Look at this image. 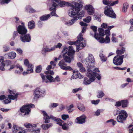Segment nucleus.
I'll return each mask as SVG.
<instances>
[{"instance_id":"obj_1","label":"nucleus","mask_w":133,"mask_h":133,"mask_svg":"<svg viewBox=\"0 0 133 133\" xmlns=\"http://www.w3.org/2000/svg\"><path fill=\"white\" fill-rule=\"evenodd\" d=\"M83 5L81 3H76L74 5H72V9H70L68 12V15L70 17H73V18L69 20L68 22L66 23V24L69 26H70L75 23L78 19V14L81 9Z\"/></svg>"},{"instance_id":"obj_2","label":"nucleus","mask_w":133,"mask_h":133,"mask_svg":"<svg viewBox=\"0 0 133 133\" xmlns=\"http://www.w3.org/2000/svg\"><path fill=\"white\" fill-rule=\"evenodd\" d=\"M42 112L43 114V119L45 120V123H47L49 122H50L49 119H51L53 120L56 122H57L56 123L59 126H61L62 125V123H63L64 122L60 119L57 118L52 115H50L49 116L45 111H42Z\"/></svg>"},{"instance_id":"obj_3","label":"nucleus","mask_w":133,"mask_h":133,"mask_svg":"<svg viewBox=\"0 0 133 133\" xmlns=\"http://www.w3.org/2000/svg\"><path fill=\"white\" fill-rule=\"evenodd\" d=\"M34 107L35 105L33 104H27L24 105L20 108V111L22 113L24 114V115H28L30 112V108Z\"/></svg>"},{"instance_id":"obj_4","label":"nucleus","mask_w":133,"mask_h":133,"mask_svg":"<svg viewBox=\"0 0 133 133\" xmlns=\"http://www.w3.org/2000/svg\"><path fill=\"white\" fill-rule=\"evenodd\" d=\"M104 13L107 16L113 18H116V15L112 8L110 6H107L105 7Z\"/></svg>"},{"instance_id":"obj_5","label":"nucleus","mask_w":133,"mask_h":133,"mask_svg":"<svg viewBox=\"0 0 133 133\" xmlns=\"http://www.w3.org/2000/svg\"><path fill=\"white\" fill-rule=\"evenodd\" d=\"M45 92L44 89L42 90L39 88H36L34 91V99H37L41 97L44 96Z\"/></svg>"},{"instance_id":"obj_6","label":"nucleus","mask_w":133,"mask_h":133,"mask_svg":"<svg viewBox=\"0 0 133 133\" xmlns=\"http://www.w3.org/2000/svg\"><path fill=\"white\" fill-rule=\"evenodd\" d=\"M124 56V55L119 56H115L113 60V63L114 64L117 65H121L123 62Z\"/></svg>"},{"instance_id":"obj_7","label":"nucleus","mask_w":133,"mask_h":133,"mask_svg":"<svg viewBox=\"0 0 133 133\" xmlns=\"http://www.w3.org/2000/svg\"><path fill=\"white\" fill-rule=\"evenodd\" d=\"M20 39L21 41L23 42H29L30 41L31 37L29 34L21 35Z\"/></svg>"},{"instance_id":"obj_8","label":"nucleus","mask_w":133,"mask_h":133,"mask_svg":"<svg viewBox=\"0 0 133 133\" xmlns=\"http://www.w3.org/2000/svg\"><path fill=\"white\" fill-rule=\"evenodd\" d=\"M17 31L18 33L21 35L25 34L27 32V29L24 26L20 25L17 28Z\"/></svg>"},{"instance_id":"obj_9","label":"nucleus","mask_w":133,"mask_h":133,"mask_svg":"<svg viewBox=\"0 0 133 133\" xmlns=\"http://www.w3.org/2000/svg\"><path fill=\"white\" fill-rule=\"evenodd\" d=\"M78 39L76 41H69L68 42V43L70 45H77L78 42H80L83 39V36L82 34L81 33L79 34L77 37Z\"/></svg>"},{"instance_id":"obj_10","label":"nucleus","mask_w":133,"mask_h":133,"mask_svg":"<svg viewBox=\"0 0 133 133\" xmlns=\"http://www.w3.org/2000/svg\"><path fill=\"white\" fill-rule=\"evenodd\" d=\"M75 52V51L73 49L72 46H69L67 55L70 57L73 60L74 59Z\"/></svg>"},{"instance_id":"obj_11","label":"nucleus","mask_w":133,"mask_h":133,"mask_svg":"<svg viewBox=\"0 0 133 133\" xmlns=\"http://www.w3.org/2000/svg\"><path fill=\"white\" fill-rule=\"evenodd\" d=\"M76 3V2H74L71 4L70 3H69L68 2H65L64 1H61L59 2V6L60 7H63L65 6H71V8L72 5H74V3ZM72 9V8H71Z\"/></svg>"},{"instance_id":"obj_12","label":"nucleus","mask_w":133,"mask_h":133,"mask_svg":"<svg viewBox=\"0 0 133 133\" xmlns=\"http://www.w3.org/2000/svg\"><path fill=\"white\" fill-rule=\"evenodd\" d=\"M85 8L87 10L89 15H91L94 14V8L92 5H87L85 7Z\"/></svg>"},{"instance_id":"obj_13","label":"nucleus","mask_w":133,"mask_h":133,"mask_svg":"<svg viewBox=\"0 0 133 133\" xmlns=\"http://www.w3.org/2000/svg\"><path fill=\"white\" fill-rule=\"evenodd\" d=\"M86 118V116L84 115H83L80 117H77L76 119L77 121V123L79 124H83L85 123Z\"/></svg>"},{"instance_id":"obj_14","label":"nucleus","mask_w":133,"mask_h":133,"mask_svg":"<svg viewBox=\"0 0 133 133\" xmlns=\"http://www.w3.org/2000/svg\"><path fill=\"white\" fill-rule=\"evenodd\" d=\"M87 76L88 77L90 78H92L93 79L95 80V72H94L90 69H87Z\"/></svg>"},{"instance_id":"obj_15","label":"nucleus","mask_w":133,"mask_h":133,"mask_svg":"<svg viewBox=\"0 0 133 133\" xmlns=\"http://www.w3.org/2000/svg\"><path fill=\"white\" fill-rule=\"evenodd\" d=\"M58 6L52 5L51 6L49 9L50 11H52L51 12L50 14L51 15L53 16H58L56 14V8Z\"/></svg>"},{"instance_id":"obj_16","label":"nucleus","mask_w":133,"mask_h":133,"mask_svg":"<svg viewBox=\"0 0 133 133\" xmlns=\"http://www.w3.org/2000/svg\"><path fill=\"white\" fill-rule=\"evenodd\" d=\"M83 41H81L80 42H78V44L77 45V50L78 51L79 50L82 49L86 45V43H83L82 42Z\"/></svg>"},{"instance_id":"obj_17","label":"nucleus","mask_w":133,"mask_h":133,"mask_svg":"<svg viewBox=\"0 0 133 133\" xmlns=\"http://www.w3.org/2000/svg\"><path fill=\"white\" fill-rule=\"evenodd\" d=\"M95 80L94 79L92 78H88L85 77L84 78V81L83 84L86 85L90 84L92 82L94 81Z\"/></svg>"},{"instance_id":"obj_18","label":"nucleus","mask_w":133,"mask_h":133,"mask_svg":"<svg viewBox=\"0 0 133 133\" xmlns=\"http://www.w3.org/2000/svg\"><path fill=\"white\" fill-rule=\"evenodd\" d=\"M62 44L60 43H58L57 45H55L53 47L51 48L50 49L49 48H47L45 49L46 51H50L54 50L56 48H60L62 46Z\"/></svg>"},{"instance_id":"obj_19","label":"nucleus","mask_w":133,"mask_h":133,"mask_svg":"<svg viewBox=\"0 0 133 133\" xmlns=\"http://www.w3.org/2000/svg\"><path fill=\"white\" fill-rule=\"evenodd\" d=\"M35 27V24L34 21L31 20L28 22V27L29 29H34Z\"/></svg>"},{"instance_id":"obj_20","label":"nucleus","mask_w":133,"mask_h":133,"mask_svg":"<svg viewBox=\"0 0 133 133\" xmlns=\"http://www.w3.org/2000/svg\"><path fill=\"white\" fill-rule=\"evenodd\" d=\"M117 120L118 122L123 123L125 120V116L122 115H119L117 117Z\"/></svg>"},{"instance_id":"obj_21","label":"nucleus","mask_w":133,"mask_h":133,"mask_svg":"<svg viewBox=\"0 0 133 133\" xmlns=\"http://www.w3.org/2000/svg\"><path fill=\"white\" fill-rule=\"evenodd\" d=\"M124 51L125 48L123 47H122L120 50H117L116 51V54L117 55V56H122V55L124 53Z\"/></svg>"},{"instance_id":"obj_22","label":"nucleus","mask_w":133,"mask_h":133,"mask_svg":"<svg viewBox=\"0 0 133 133\" xmlns=\"http://www.w3.org/2000/svg\"><path fill=\"white\" fill-rule=\"evenodd\" d=\"M53 125V124L52 123H50L46 124H43L41 125V127L44 130H46L48 129L49 128L52 127Z\"/></svg>"},{"instance_id":"obj_23","label":"nucleus","mask_w":133,"mask_h":133,"mask_svg":"<svg viewBox=\"0 0 133 133\" xmlns=\"http://www.w3.org/2000/svg\"><path fill=\"white\" fill-rule=\"evenodd\" d=\"M8 58L9 59H14L16 56V53L14 52H11L7 54Z\"/></svg>"},{"instance_id":"obj_24","label":"nucleus","mask_w":133,"mask_h":133,"mask_svg":"<svg viewBox=\"0 0 133 133\" xmlns=\"http://www.w3.org/2000/svg\"><path fill=\"white\" fill-rule=\"evenodd\" d=\"M122 105L123 107H125V100H123L121 101L120 102L118 101L116 102L115 106L118 107Z\"/></svg>"},{"instance_id":"obj_25","label":"nucleus","mask_w":133,"mask_h":133,"mask_svg":"<svg viewBox=\"0 0 133 133\" xmlns=\"http://www.w3.org/2000/svg\"><path fill=\"white\" fill-rule=\"evenodd\" d=\"M77 106L78 109L81 111H84L85 110V108L84 106L81 103H78L77 105Z\"/></svg>"},{"instance_id":"obj_26","label":"nucleus","mask_w":133,"mask_h":133,"mask_svg":"<svg viewBox=\"0 0 133 133\" xmlns=\"http://www.w3.org/2000/svg\"><path fill=\"white\" fill-rule=\"evenodd\" d=\"M50 16V14L44 15L41 16L39 19L41 21H44L47 20Z\"/></svg>"},{"instance_id":"obj_27","label":"nucleus","mask_w":133,"mask_h":133,"mask_svg":"<svg viewBox=\"0 0 133 133\" xmlns=\"http://www.w3.org/2000/svg\"><path fill=\"white\" fill-rule=\"evenodd\" d=\"M27 70L29 72V74H30L33 72V69L34 66L31 64H30V65L27 66Z\"/></svg>"},{"instance_id":"obj_28","label":"nucleus","mask_w":133,"mask_h":133,"mask_svg":"<svg viewBox=\"0 0 133 133\" xmlns=\"http://www.w3.org/2000/svg\"><path fill=\"white\" fill-rule=\"evenodd\" d=\"M18 95V93H16L14 96L12 95H8V97L10 100H11V99L14 100L17 97Z\"/></svg>"},{"instance_id":"obj_29","label":"nucleus","mask_w":133,"mask_h":133,"mask_svg":"<svg viewBox=\"0 0 133 133\" xmlns=\"http://www.w3.org/2000/svg\"><path fill=\"white\" fill-rule=\"evenodd\" d=\"M58 65L60 66V68L62 69V68H64L65 66L67 65V64L65 63V62L64 60H62L59 62Z\"/></svg>"},{"instance_id":"obj_30","label":"nucleus","mask_w":133,"mask_h":133,"mask_svg":"<svg viewBox=\"0 0 133 133\" xmlns=\"http://www.w3.org/2000/svg\"><path fill=\"white\" fill-rule=\"evenodd\" d=\"M88 60L91 63H94L95 62V59L94 57L93 56L92 54H89L88 55Z\"/></svg>"},{"instance_id":"obj_31","label":"nucleus","mask_w":133,"mask_h":133,"mask_svg":"<svg viewBox=\"0 0 133 133\" xmlns=\"http://www.w3.org/2000/svg\"><path fill=\"white\" fill-rule=\"evenodd\" d=\"M104 95V94L102 91H98L97 97L99 98H101Z\"/></svg>"},{"instance_id":"obj_32","label":"nucleus","mask_w":133,"mask_h":133,"mask_svg":"<svg viewBox=\"0 0 133 133\" xmlns=\"http://www.w3.org/2000/svg\"><path fill=\"white\" fill-rule=\"evenodd\" d=\"M63 58L64 60L66 62L70 63L71 60H73L72 58L67 56H63Z\"/></svg>"},{"instance_id":"obj_33","label":"nucleus","mask_w":133,"mask_h":133,"mask_svg":"<svg viewBox=\"0 0 133 133\" xmlns=\"http://www.w3.org/2000/svg\"><path fill=\"white\" fill-rule=\"evenodd\" d=\"M24 126L26 128H33L35 127L36 126V125L35 124H34L33 125H32V124L28 123H25L24 124Z\"/></svg>"},{"instance_id":"obj_34","label":"nucleus","mask_w":133,"mask_h":133,"mask_svg":"<svg viewBox=\"0 0 133 133\" xmlns=\"http://www.w3.org/2000/svg\"><path fill=\"white\" fill-rule=\"evenodd\" d=\"M42 70V67L41 65H39L37 66L36 68V72L37 73H40Z\"/></svg>"},{"instance_id":"obj_35","label":"nucleus","mask_w":133,"mask_h":133,"mask_svg":"<svg viewBox=\"0 0 133 133\" xmlns=\"http://www.w3.org/2000/svg\"><path fill=\"white\" fill-rule=\"evenodd\" d=\"M52 5L58 6L59 4V2L61 0H51Z\"/></svg>"},{"instance_id":"obj_36","label":"nucleus","mask_w":133,"mask_h":133,"mask_svg":"<svg viewBox=\"0 0 133 133\" xmlns=\"http://www.w3.org/2000/svg\"><path fill=\"white\" fill-rule=\"evenodd\" d=\"M112 2V1H109L107 0H103L102 2L103 4L105 5H107V6H110V3Z\"/></svg>"},{"instance_id":"obj_37","label":"nucleus","mask_w":133,"mask_h":133,"mask_svg":"<svg viewBox=\"0 0 133 133\" xmlns=\"http://www.w3.org/2000/svg\"><path fill=\"white\" fill-rule=\"evenodd\" d=\"M99 56L101 61L103 62H105L107 60V58L106 57L103 55L102 54H101L99 55Z\"/></svg>"},{"instance_id":"obj_38","label":"nucleus","mask_w":133,"mask_h":133,"mask_svg":"<svg viewBox=\"0 0 133 133\" xmlns=\"http://www.w3.org/2000/svg\"><path fill=\"white\" fill-rule=\"evenodd\" d=\"M98 30L99 32V34L101 35L102 37H103L105 35L104 29L102 28H98Z\"/></svg>"},{"instance_id":"obj_39","label":"nucleus","mask_w":133,"mask_h":133,"mask_svg":"<svg viewBox=\"0 0 133 133\" xmlns=\"http://www.w3.org/2000/svg\"><path fill=\"white\" fill-rule=\"evenodd\" d=\"M13 133H16L18 130V128L17 126L15 125H14L12 129Z\"/></svg>"},{"instance_id":"obj_40","label":"nucleus","mask_w":133,"mask_h":133,"mask_svg":"<svg viewBox=\"0 0 133 133\" xmlns=\"http://www.w3.org/2000/svg\"><path fill=\"white\" fill-rule=\"evenodd\" d=\"M84 14L85 12L84 11H83L80 12L78 15V17H77L78 19H81L84 16Z\"/></svg>"},{"instance_id":"obj_41","label":"nucleus","mask_w":133,"mask_h":133,"mask_svg":"<svg viewBox=\"0 0 133 133\" xmlns=\"http://www.w3.org/2000/svg\"><path fill=\"white\" fill-rule=\"evenodd\" d=\"M11 0H0V4L3 5L8 3Z\"/></svg>"},{"instance_id":"obj_42","label":"nucleus","mask_w":133,"mask_h":133,"mask_svg":"<svg viewBox=\"0 0 133 133\" xmlns=\"http://www.w3.org/2000/svg\"><path fill=\"white\" fill-rule=\"evenodd\" d=\"M46 78L49 80L50 82H54V78L51 76L50 75H47L46 76Z\"/></svg>"},{"instance_id":"obj_43","label":"nucleus","mask_w":133,"mask_h":133,"mask_svg":"<svg viewBox=\"0 0 133 133\" xmlns=\"http://www.w3.org/2000/svg\"><path fill=\"white\" fill-rule=\"evenodd\" d=\"M5 66V64L4 62H2L1 63L0 65V69L1 70H4L5 69L4 68Z\"/></svg>"},{"instance_id":"obj_44","label":"nucleus","mask_w":133,"mask_h":133,"mask_svg":"<svg viewBox=\"0 0 133 133\" xmlns=\"http://www.w3.org/2000/svg\"><path fill=\"white\" fill-rule=\"evenodd\" d=\"M101 35L98 33H95L94 37L96 39L99 40L101 38Z\"/></svg>"},{"instance_id":"obj_45","label":"nucleus","mask_w":133,"mask_h":133,"mask_svg":"<svg viewBox=\"0 0 133 133\" xmlns=\"http://www.w3.org/2000/svg\"><path fill=\"white\" fill-rule=\"evenodd\" d=\"M62 69L65 70L71 71L73 70V69L69 66H65V67L62 68Z\"/></svg>"},{"instance_id":"obj_46","label":"nucleus","mask_w":133,"mask_h":133,"mask_svg":"<svg viewBox=\"0 0 133 133\" xmlns=\"http://www.w3.org/2000/svg\"><path fill=\"white\" fill-rule=\"evenodd\" d=\"M91 20V17L90 16H88L87 18H84L83 19V21L87 23L89 22Z\"/></svg>"},{"instance_id":"obj_47","label":"nucleus","mask_w":133,"mask_h":133,"mask_svg":"<svg viewBox=\"0 0 133 133\" xmlns=\"http://www.w3.org/2000/svg\"><path fill=\"white\" fill-rule=\"evenodd\" d=\"M42 78V80L43 82H45L46 83H47L48 82V81L45 79V76L42 73H41L40 74Z\"/></svg>"},{"instance_id":"obj_48","label":"nucleus","mask_w":133,"mask_h":133,"mask_svg":"<svg viewBox=\"0 0 133 133\" xmlns=\"http://www.w3.org/2000/svg\"><path fill=\"white\" fill-rule=\"evenodd\" d=\"M95 74V77H96L98 80H100L101 79V75L97 73L96 72Z\"/></svg>"},{"instance_id":"obj_49","label":"nucleus","mask_w":133,"mask_h":133,"mask_svg":"<svg viewBox=\"0 0 133 133\" xmlns=\"http://www.w3.org/2000/svg\"><path fill=\"white\" fill-rule=\"evenodd\" d=\"M130 22L131 24V26L130 27L129 30L130 31H131L133 30V18L130 19Z\"/></svg>"},{"instance_id":"obj_50","label":"nucleus","mask_w":133,"mask_h":133,"mask_svg":"<svg viewBox=\"0 0 133 133\" xmlns=\"http://www.w3.org/2000/svg\"><path fill=\"white\" fill-rule=\"evenodd\" d=\"M62 118L64 120H65L67 118H69V115H68L63 114L62 115Z\"/></svg>"},{"instance_id":"obj_51","label":"nucleus","mask_w":133,"mask_h":133,"mask_svg":"<svg viewBox=\"0 0 133 133\" xmlns=\"http://www.w3.org/2000/svg\"><path fill=\"white\" fill-rule=\"evenodd\" d=\"M91 29H92L95 33H96L97 31V27L94 26H91Z\"/></svg>"},{"instance_id":"obj_52","label":"nucleus","mask_w":133,"mask_h":133,"mask_svg":"<svg viewBox=\"0 0 133 133\" xmlns=\"http://www.w3.org/2000/svg\"><path fill=\"white\" fill-rule=\"evenodd\" d=\"M109 122H111L112 124L113 125H114L116 123V121H114L113 119H111L109 120H108L107 121V123Z\"/></svg>"},{"instance_id":"obj_53","label":"nucleus","mask_w":133,"mask_h":133,"mask_svg":"<svg viewBox=\"0 0 133 133\" xmlns=\"http://www.w3.org/2000/svg\"><path fill=\"white\" fill-rule=\"evenodd\" d=\"M119 2L118 0H116L114 2H112L110 3V6H112L116 4H117Z\"/></svg>"},{"instance_id":"obj_54","label":"nucleus","mask_w":133,"mask_h":133,"mask_svg":"<svg viewBox=\"0 0 133 133\" xmlns=\"http://www.w3.org/2000/svg\"><path fill=\"white\" fill-rule=\"evenodd\" d=\"M99 99H97L96 100H93L91 101V103L93 104L96 105L100 101Z\"/></svg>"},{"instance_id":"obj_55","label":"nucleus","mask_w":133,"mask_h":133,"mask_svg":"<svg viewBox=\"0 0 133 133\" xmlns=\"http://www.w3.org/2000/svg\"><path fill=\"white\" fill-rule=\"evenodd\" d=\"M3 48L4 49L3 51L4 52L9 51L10 49L9 47L6 45L3 46Z\"/></svg>"},{"instance_id":"obj_56","label":"nucleus","mask_w":133,"mask_h":133,"mask_svg":"<svg viewBox=\"0 0 133 133\" xmlns=\"http://www.w3.org/2000/svg\"><path fill=\"white\" fill-rule=\"evenodd\" d=\"M24 64L26 66H27L30 65V64H29V61L27 59H25L24 60Z\"/></svg>"},{"instance_id":"obj_57","label":"nucleus","mask_w":133,"mask_h":133,"mask_svg":"<svg viewBox=\"0 0 133 133\" xmlns=\"http://www.w3.org/2000/svg\"><path fill=\"white\" fill-rule=\"evenodd\" d=\"M58 103H52L51 104L50 108H54L56 107L57 106H58Z\"/></svg>"},{"instance_id":"obj_58","label":"nucleus","mask_w":133,"mask_h":133,"mask_svg":"<svg viewBox=\"0 0 133 133\" xmlns=\"http://www.w3.org/2000/svg\"><path fill=\"white\" fill-rule=\"evenodd\" d=\"M18 31H15L14 32L13 34V36L12 38L13 40H14L15 39L16 37L18 35Z\"/></svg>"},{"instance_id":"obj_59","label":"nucleus","mask_w":133,"mask_h":133,"mask_svg":"<svg viewBox=\"0 0 133 133\" xmlns=\"http://www.w3.org/2000/svg\"><path fill=\"white\" fill-rule=\"evenodd\" d=\"M66 123H63V124L61 126H62L63 129L65 130H67L68 128L66 126Z\"/></svg>"},{"instance_id":"obj_60","label":"nucleus","mask_w":133,"mask_h":133,"mask_svg":"<svg viewBox=\"0 0 133 133\" xmlns=\"http://www.w3.org/2000/svg\"><path fill=\"white\" fill-rule=\"evenodd\" d=\"M15 67L17 69H19L20 71L21 72L23 71V69L22 67L19 64L15 66Z\"/></svg>"},{"instance_id":"obj_61","label":"nucleus","mask_w":133,"mask_h":133,"mask_svg":"<svg viewBox=\"0 0 133 133\" xmlns=\"http://www.w3.org/2000/svg\"><path fill=\"white\" fill-rule=\"evenodd\" d=\"M16 51L20 55H22V50L20 48H17L16 50Z\"/></svg>"},{"instance_id":"obj_62","label":"nucleus","mask_w":133,"mask_h":133,"mask_svg":"<svg viewBox=\"0 0 133 133\" xmlns=\"http://www.w3.org/2000/svg\"><path fill=\"white\" fill-rule=\"evenodd\" d=\"M109 36H106V37L105 39V42L106 43H109L110 42V38Z\"/></svg>"},{"instance_id":"obj_63","label":"nucleus","mask_w":133,"mask_h":133,"mask_svg":"<svg viewBox=\"0 0 133 133\" xmlns=\"http://www.w3.org/2000/svg\"><path fill=\"white\" fill-rule=\"evenodd\" d=\"M99 40V42L101 43H103L105 42V39L102 37H101Z\"/></svg>"},{"instance_id":"obj_64","label":"nucleus","mask_w":133,"mask_h":133,"mask_svg":"<svg viewBox=\"0 0 133 133\" xmlns=\"http://www.w3.org/2000/svg\"><path fill=\"white\" fill-rule=\"evenodd\" d=\"M105 34L107 35V36H110V33L109 30H106L105 31Z\"/></svg>"}]
</instances>
